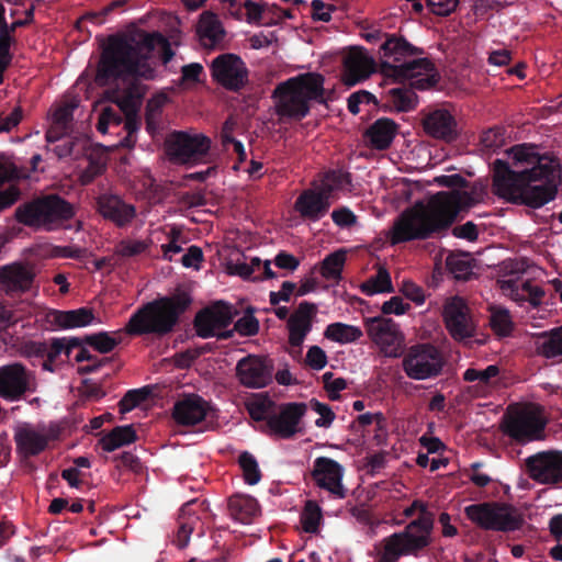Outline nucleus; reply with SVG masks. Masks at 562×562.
Listing matches in <instances>:
<instances>
[{
	"mask_svg": "<svg viewBox=\"0 0 562 562\" xmlns=\"http://www.w3.org/2000/svg\"><path fill=\"white\" fill-rule=\"evenodd\" d=\"M508 154L517 170L505 160H494L493 193L507 202L531 209H540L553 201L560 184L559 162L548 154L537 153L531 144L515 145Z\"/></svg>",
	"mask_w": 562,
	"mask_h": 562,
	"instance_id": "1",
	"label": "nucleus"
},
{
	"mask_svg": "<svg viewBox=\"0 0 562 562\" xmlns=\"http://www.w3.org/2000/svg\"><path fill=\"white\" fill-rule=\"evenodd\" d=\"M451 191H440L434 194L427 205L416 204L404 211L395 221L391 235V245H397L416 239H428L434 234L448 229L462 211H468L480 202L476 188L462 190L469 182L459 173L443 175L435 179Z\"/></svg>",
	"mask_w": 562,
	"mask_h": 562,
	"instance_id": "2",
	"label": "nucleus"
},
{
	"mask_svg": "<svg viewBox=\"0 0 562 562\" xmlns=\"http://www.w3.org/2000/svg\"><path fill=\"white\" fill-rule=\"evenodd\" d=\"M156 47H160L161 61L167 65L173 58L175 52L161 33L134 30L109 35L101 46L98 61L99 81L105 83L111 78L125 76L154 80L156 71L147 61Z\"/></svg>",
	"mask_w": 562,
	"mask_h": 562,
	"instance_id": "3",
	"label": "nucleus"
},
{
	"mask_svg": "<svg viewBox=\"0 0 562 562\" xmlns=\"http://www.w3.org/2000/svg\"><path fill=\"white\" fill-rule=\"evenodd\" d=\"M362 37L369 43L382 41L379 50L381 55L380 71L384 77L411 78L413 79V86L422 89V91L438 83L440 76L430 59L422 57L407 60V58L423 52L408 43L403 36L387 34L380 29H372L364 32Z\"/></svg>",
	"mask_w": 562,
	"mask_h": 562,
	"instance_id": "4",
	"label": "nucleus"
},
{
	"mask_svg": "<svg viewBox=\"0 0 562 562\" xmlns=\"http://www.w3.org/2000/svg\"><path fill=\"white\" fill-rule=\"evenodd\" d=\"M191 302L190 294L184 291L156 299L137 308L131 315L124 330L131 336H166L173 330Z\"/></svg>",
	"mask_w": 562,
	"mask_h": 562,
	"instance_id": "5",
	"label": "nucleus"
},
{
	"mask_svg": "<svg viewBox=\"0 0 562 562\" xmlns=\"http://www.w3.org/2000/svg\"><path fill=\"white\" fill-rule=\"evenodd\" d=\"M325 77L308 71L279 83L273 95L278 98L277 113L281 117L300 121L307 116L312 103L327 104Z\"/></svg>",
	"mask_w": 562,
	"mask_h": 562,
	"instance_id": "6",
	"label": "nucleus"
},
{
	"mask_svg": "<svg viewBox=\"0 0 562 562\" xmlns=\"http://www.w3.org/2000/svg\"><path fill=\"white\" fill-rule=\"evenodd\" d=\"M249 416L265 422L262 431L282 439H291L299 431V424L305 415V403L289 402L277 404L267 394H259L246 402Z\"/></svg>",
	"mask_w": 562,
	"mask_h": 562,
	"instance_id": "7",
	"label": "nucleus"
},
{
	"mask_svg": "<svg viewBox=\"0 0 562 562\" xmlns=\"http://www.w3.org/2000/svg\"><path fill=\"white\" fill-rule=\"evenodd\" d=\"M75 215L72 205L57 194H48L20 204L15 209V220L27 227H45L69 221Z\"/></svg>",
	"mask_w": 562,
	"mask_h": 562,
	"instance_id": "8",
	"label": "nucleus"
},
{
	"mask_svg": "<svg viewBox=\"0 0 562 562\" xmlns=\"http://www.w3.org/2000/svg\"><path fill=\"white\" fill-rule=\"evenodd\" d=\"M469 520L483 530L512 532L522 528L525 519L517 508L499 502H483L464 508Z\"/></svg>",
	"mask_w": 562,
	"mask_h": 562,
	"instance_id": "9",
	"label": "nucleus"
},
{
	"mask_svg": "<svg viewBox=\"0 0 562 562\" xmlns=\"http://www.w3.org/2000/svg\"><path fill=\"white\" fill-rule=\"evenodd\" d=\"M528 260L525 258L506 259L499 265V272L503 279L497 283L514 301L522 304L528 302L533 308L541 305L546 295L544 289L535 285L530 280L519 282L520 276L528 269Z\"/></svg>",
	"mask_w": 562,
	"mask_h": 562,
	"instance_id": "10",
	"label": "nucleus"
},
{
	"mask_svg": "<svg viewBox=\"0 0 562 562\" xmlns=\"http://www.w3.org/2000/svg\"><path fill=\"white\" fill-rule=\"evenodd\" d=\"M445 366L442 352L430 342H418L408 347L402 358L404 373L416 381L438 378L442 374Z\"/></svg>",
	"mask_w": 562,
	"mask_h": 562,
	"instance_id": "11",
	"label": "nucleus"
},
{
	"mask_svg": "<svg viewBox=\"0 0 562 562\" xmlns=\"http://www.w3.org/2000/svg\"><path fill=\"white\" fill-rule=\"evenodd\" d=\"M237 311L227 303L217 302L212 306L200 311L194 318V328L196 335L201 338L217 337L221 340L229 339L234 336V330H227Z\"/></svg>",
	"mask_w": 562,
	"mask_h": 562,
	"instance_id": "12",
	"label": "nucleus"
},
{
	"mask_svg": "<svg viewBox=\"0 0 562 562\" xmlns=\"http://www.w3.org/2000/svg\"><path fill=\"white\" fill-rule=\"evenodd\" d=\"M35 372L21 362L0 367V397L7 402L21 401L36 390Z\"/></svg>",
	"mask_w": 562,
	"mask_h": 562,
	"instance_id": "13",
	"label": "nucleus"
},
{
	"mask_svg": "<svg viewBox=\"0 0 562 562\" xmlns=\"http://www.w3.org/2000/svg\"><path fill=\"white\" fill-rule=\"evenodd\" d=\"M210 70L212 79L228 91L238 92L249 83V70L236 54L218 55L212 60Z\"/></svg>",
	"mask_w": 562,
	"mask_h": 562,
	"instance_id": "14",
	"label": "nucleus"
},
{
	"mask_svg": "<svg viewBox=\"0 0 562 562\" xmlns=\"http://www.w3.org/2000/svg\"><path fill=\"white\" fill-rule=\"evenodd\" d=\"M544 427V420L528 409L509 412L502 423L503 432L521 445L542 438Z\"/></svg>",
	"mask_w": 562,
	"mask_h": 562,
	"instance_id": "15",
	"label": "nucleus"
},
{
	"mask_svg": "<svg viewBox=\"0 0 562 562\" xmlns=\"http://www.w3.org/2000/svg\"><path fill=\"white\" fill-rule=\"evenodd\" d=\"M57 437L54 430L45 425L22 423L14 428L13 439L16 452L24 459L36 457L44 452L49 442Z\"/></svg>",
	"mask_w": 562,
	"mask_h": 562,
	"instance_id": "16",
	"label": "nucleus"
},
{
	"mask_svg": "<svg viewBox=\"0 0 562 562\" xmlns=\"http://www.w3.org/2000/svg\"><path fill=\"white\" fill-rule=\"evenodd\" d=\"M526 473L537 483L562 484V451H541L525 460Z\"/></svg>",
	"mask_w": 562,
	"mask_h": 562,
	"instance_id": "17",
	"label": "nucleus"
},
{
	"mask_svg": "<svg viewBox=\"0 0 562 562\" xmlns=\"http://www.w3.org/2000/svg\"><path fill=\"white\" fill-rule=\"evenodd\" d=\"M434 521V514L425 513L406 525L403 531L394 532L389 537L409 555L417 554L430 544Z\"/></svg>",
	"mask_w": 562,
	"mask_h": 562,
	"instance_id": "18",
	"label": "nucleus"
},
{
	"mask_svg": "<svg viewBox=\"0 0 562 562\" xmlns=\"http://www.w3.org/2000/svg\"><path fill=\"white\" fill-rule=\"evenodd\" d=\"M236 376L248 389H262L272 382L273 362L265 356L248 355L236 364Z\"/></svg>",
	"mask_w": 562,
	"mask_h": 562,
	"instance_id": "19",
	"label": "nucleus"
},
{
	"mask_svg": "<svg viewBox=\"0 0 562 562\" xmlns=\"http://www.w3.org/2000/svg\"><path fill=\"white\" fill-rule=\"evenodd\" d=\"M211 140L204 135L190 136L183 132H176L167 140L169 156L180 162H190L205 156L210 149Z\"/></svg>",
	"mask_w": 562,
	"mask_h": 562,
	"instance_id": "20",
	"label": "nucleus"
},
{
	"mask_svg": "<svg viewBox=\"0 0 562 562\" xmlns=\"http://www.w3.org/2000/svg\"><path fill=\"white\" fill-rule=\"evenodd\" d=\"M446 327L454 340H464L474 336L475 326L470 315V308L463 299L452 297L443 307Z\"/></svg>",
	"mask_w": 562,
	"mask_h": 562,
	"instance_id": "21",
	"label": "nucleus"
},
{
	"mask_svg": "<svg viewBox=\"0 0 562 562\" xmlns=\"http://www.w3.org/2000/svg\"><path fill=\"white\" fill-rule=\"evenodd\" d=\"M145 80L138 76H125L122 78H111L105 83H101L98 79V70L95 71L94 81L100 87H105L117 81H128L126 87L122 90H115L112 92L113 98L111 99L121 111L138 112L142 101L146 94L147 87L140 82Z\"/></svg>",
	"mask_w": 562,
	"mask_h": 562,
	"instance_id": "22",
	"label": "nucleus"
},
{
	"mask_svg": "<svg viewBox=\"0 0 562 562\" xmlns=\"http://www.w3.org/2000/svg\"><path fill=\"white\" fill-rule=\"evenodd\" d=\"M95 204L99 214L119 228L128 226L136 217V207L116 194L102 193L97 198Z\"/></svg>",
	"mask_w": 562,
	"mask_h": 562,
	"instance_id": "23",
	"label": "nucleus"
},
{
	"mask_svg": "<svg viewBox=\"0 0 562 562\" xmlns=\"http://www.w3.org/2000/svg\"><path fill=\"white\" fill-rule=\"evenodd\" d=\"M317 314V306L314 303L303 301L288 318L289 344L292 347L301 348L306 336L313 328V322Z\"/></svg>",
	"mask_w": 562,
	"mask_h": 562,
	"instance_id": "24",
	"label": "nucleus"
},
{
	"mask_svg": "<svg viewBox=\"0 0 562 562\" xmlns=\"http://www.w3.org/2000/svg\"><path fill=\"white\" fill-rule=\"evenodd\" d=\"M312 475L319 487L329 491L339 498L345 497L341 484L342 467L337 461L327 457L316 458Z\"/></svg>",
	"mask_w": 562,
	"mask_h": 562,
	"instance_id": "25",
	"label": "nucleus"
},
{
	"mask_svg": "<svg viewBox=\"0 0 562 562\" xmlns=\"http://www.w3.org/2000/svg\"><path fill=\"white\" fill-rule=\"evenodd\" d=\"M210 408L209 403L200 395L188 394L175 403L172 418L178 425L194 426L206 418Z\"/></svg>",
	"mask_w": 562,
	"mask_h": 562,
	"instance_id": "26",
	"label": "nucleus"
},
{
	"mask_svg": "<svg viewBox=\"0 0 562 562\" xmlns=\"http://www.w3.org/2000/svg\"><path fill=\"white\" fill-rule=\"evenodd\" d=\"M427 135L452 142L458 137V123L454 116L446 109H435L425 113L422 119Z\"/></svg>",
	"mask_w": 562,
	"mask_h": 562,
	"instance_id": "27",
	"label": "nucleus"
},
{
	"mask_svg": "<svg viewBox=\"0 0 562 562\" xmlns=\"http://www.w3.org/2000/svg\"><path fill=\"white\" fill-rule=\"evenodd\" d=\"M34 271L23 262L0 267V288L7 294L25 293L33 284Z\"/></svg>",
	"mask_w": 562,
	"mask_h": 562,
	"instance_id": "28",
	"label": "nucleus"
},
{
	"mask_svg": "<svg viewBox=\"0 0 562 562\" xmlns=\"http://www.w3.org/2000/svg\"><path fill=\"white\" fill-rule=\"evenodd\" d=\"M364 327L368 336L384 349L396 350L402 336L396 323L391 318L375 316L366 318Z\"/></svg>",
	"mask_w": 562,
	"mask_h": 562,
	"instance_id": "29",
	"label": "nucleus"
},
{
	"mask_svg": "<svg viewBox=\"0 0 562 562\" xmlns=\"http://www.w3.org/2000/svg\"><path fill=\"white\" fill-rule=\"evenodd\" d=\"M331 200L322 191L304 190L295 200L294 209L303 221L317 222L329 211Z\"/></svg>",
	"mask_w": 562,
	"mask_h": 562,
	"instance_id": "30",
	"label": "nucleus"
},
{
	"mask_svg": "<svg viewBox=\"0 0 562 562\" xmlns=\"http://www.w3.org/2000/svg\"><path fill=\"white\" fill-rule=\"evenodd\" d=\"M374 67L375 63L366 49L353 47L344 58V82L355 86L367 79L374 71Z\"/></svg>",
	"mask_w": 562,
	"mask_h": 562,
	"instance_id": "31",
	"label": "nucleus"
},
{
	"mask_svg": "<svg viewBox=\"0 0 562 562\" xmlns=\"http://www.w3.org/2000/svg\"><path fill=\"white\" fill-rule=\"evenodd\" d=\"M387 78L395 82H404L409 80V88L402 86L387 90L382 97L384 100V105L396 112H409L414 110L418 103V98L414 90L419 89L413 86V79H395L393 77Z\"/></svg>",
	"mask_w": 562,
	"mask_h": 562,
	"instance_id": "32",
	"label": "nucleus"
},
{
	"mask_svg": "<svg viewBox=\"0 0 562 562\" xmlns=\"http://www.w3.org/2000/svg\"><path fill=\"white\" fill-rule=\"evenodd\" d=\"M398 125L389 117L375 120L366 131L364 137L373 149L385 150L393 143Z\"/></svg>",
	"mask_w": 562,
	"mask_h": 562,
	"instance_id": "33",
	"label": "nucleus"
},
{
	"mask_svg": "<svg viewBox=\"0 0 562 562\" xmlns=\"http://www.w3.org/2000/svg\"><path fill=\"white\" fill-rule=\"evenodd\" d=\"M229 515L236 521L250 524L260 513L258 501L250 495L236 494L228 499Z\"/></svg>",
	"mask_w": 562,
	"mask_h": 562,
	"instance_id": "34",
	"label": "nucleus"
},
{
	"mask_svg": "<svg viewBox=\"0 0 562 562\" xmlns=\"http://www.w3.org/2000/svg\"><path fill=\"white\" fill-rule=\"evenodd\" d=\"M94 319L91 308L80 307L70 311H53L49 313V322L60 328H77L90 325Z\"/></svg>",
	"mask_w": 562,
	"mask_h": 562,
	"instance_id": "35",
	"label": "nucleus"
},
{
	"mask_svg": "<svg viewBox=\"0 0 562 562\" xmlns=\"http://www.w3.org/2000/svg\"><path fill=\"white\" fill-rule=\"evenodd\" d=\"M196 31L204 44L210 46L218 44L225 35L221 21L211 11H205L201 14Z\"/></svg>",
	"mask_w": 562,
	"mask_h": 562,
	"instance_id": "36",
	"label": "nucleus"
},
{
	"mask_svg": "<svg viewBox=\"0 0 562 562\" xmlns=\"http://www.w3.org/2000/svg\"><path fill=\"white\" fill-rule=\"evenodd\" d=\"M537 350L547 359L562 357V326L542 331L537 336Z\"/></svg>",
	"mask_w": 562,
	"mask_h": 562,
	"instance_id": "37",
	"label": "nucleus"
},
{
	"mask_svg": "<svg viewBox=\"0 0 562 562\" xmlns=\"http://www.w3.org/2000/svg\"><path fill=\"white\" fill-rule=\"evenodd\" d=\"M137 435L132 425L116 426L103 436L99 443L104 451L112 452L123 446L135 442Z\"/></svg>",
	"mask_w": 562,
	"mask_h": 562,
	"instance_id": "38",
	"label": "nucleus"
},
{
	"mask_svg": "<svg viewBox=\"0 0 562 562\" xmlns=\"http://www.w3.org/2000/svg\"><path fill=\"white\" fill-rule=\"evenodd\" d=\"M351 186V175L341 169H330L324 172L318 188L324 194L331 200L336 191H342Z\"/></svg>",
	"mask_w": 562,
	"mask_h": 562,
	"instance_id": "39",
	"label": "nucleus"
},
{
	"mask_svg": "<svg viewBox=\"0 0 562 562\" xmlns=\"http://www.w3.org/2000/svg\"><path fill=\"white\" fill-rule=\"evenodd\" d=\"M324 335L327 339L344 345L360 339L362 337V330L353 325L333 323L326 327Z\"/></svg>",
	"mask_w": 562,
	"mask_h": 562,
	"instance_id": "40",
	"label": "nucleus"
},
{
	"mask_svg": "<svg viewBox=\"0 0 562 562\" xmlns=\"http://www.w3.org/2000/svg\"><path fill=\"white\" fill-rule=\"evenodd\" d=\"M360 289L366 295L391 293L394 291L389 271L381 266L379 267L376 274L363 282Z\"/></svg>",
	"mask_w": 562,
	"mask_h": 562,
	"instance_id": "41",
	"label": "nucleus"
},
{
	"mask_svg": "<svg viewBox=\"0 0 562 562\" xmlns=\"http://www.w3.org/2000/svg\"><path fill=\"white\" fill-rule=\"evenodd\" d=\"M150 244V240L124 238L115 245L114 254L121 265L124 259L137 257L146 252Z\"/></svg>",
	"mask_w": 562,
	"mask_h": 562,
	"instance_id": "42",
	"label": "nucleus"
},
{
	"mask_svg": "<svg viewBox=\"0 0 562 562\" xmlns=\"http://www.w3.org/2000/svg\"><path fill=\"white\" fill-rule=\"evenodd\" d=\"M345 261L346 250L344 249L327 255L322 262L321 274L327 280L340 279Z\"/></svg>",
	"mask_w": 562,
	"mask_h": 562,
	"instance_id": "43",
	"label": "nucleus"
},
{
	"mask_svg": "<svg viewBox=\"0 0 562 562\" xmlns=\"http://www.w3.org/2000/svg\"><path fill=\"white\" fill-rule=\"evenodd\" d=\"M448 270L458 280H469L472 276V266L467 254H449L446 259Z\"/></svg>",
	"mask_w": 562,
	"mask_h": 562,
	"instance_id": "44",
	"label": "nucleus"
},
{
	"mask_svg": "<svg viewBox=\"0 0 562 562\" xmlns=\"http://www.w3.org/2000/svg\"><path fill=\"white\" fill-rule=\"evenodd\" d=\"M238 464L243 471L244 481L249 485L260 482L262 474L256 458L248 451H244L238 457Z\"/></svg>",
	"mask_w": 562,
	"mask_h": 562,
	"instance_id": "45",
	"label": "nucleus"
},
{
	"mask_svg": "<svg viewBox=\"0 0 562 562\" xmlns=\"http://www.w3.org/2000/svg\"><path fill=\"white\" fill-rule=\"evenodd\" d=\"M322 520V509L314 501H307L301 514L302 528L307 533L318 531Z\"/></svg>",
	"mask_w": 562,
	"mask_h": 562,
	"instance_id": "46",
	"label": "nucleus"
},
{
	"mask_svg": "<svg viewBox=\"0 0 562 562\" xmlns=\"http://www.w3.org/2000/svg\"><path fill=\"white\" fill-rule=\"evenodd\" d=\"M83 341L100 353H109L121 342V339L111 336L108 331H100L86 335Z\"/></svg>",
	"mask_w": 562,
	"mask_h": 562,
	"instance_id": "47",
	"label": "nucleus"
},
{
	"mask_svg": "<svg viewBox=\"0 0 562 562\" xmlns=\"http://www.w3.org/2000/svg\"><path fill=\"white\" fill-rule=\"evenodd\" d=\"M124 121V113L121 109L113 106H104L99 115L97 123L98 132L105 134L110 126L119 127Z\"/></svg>",
	"mask_w": 562,
	"mask_h": 562,
	"instance_id": "48",
	"label": "nucleus"
},
{
	"mask_svg": "<svg viewBox=\"0 0 562 562\" xmlns=\"http://www.w3.org/2000/svg\"><path fill=\"white\" fill-rule=\"evenodd\" d=\"M151 394L150 386L130 390L119 402L120 413L125 414L145 402Z\"/></svg>",
	"mask_w": 562,
	"mask_h": 562,
	"instance_id": "49",
	"label": "nucleus"
},
{
	"mask_svg": "<svg viewBox=\"0 0 562 562\" xmlns=\"http://www.w3.org/2000/svg\"><path fill=\"white\" fill-rule=\"evenodd\" d=\"M124 113V130L126 132L125 137L120 142V146L125 148H132L136 144V134L140 127V120L138 112L123 111Z\"/></svg>",
	"mask_w": 562,
	"mask_h": 562,
	"instance_id": "50",
	"label": "nucleus"
},
{
	"mask_svg": "<svg viewBox=\"0 0 562 562\" xmlns=\"http://www.w3.org/2000/svg\"><path fill=\"white\" fill-rule=\"evenodd\" d=\"M499 374V368L496 364H490L484 370L469 368L463 373V380L467 382L477 381L480 385L488 386L492 380Z\"/></svg>",
	"mask_w": 562,
	"mask_h": 562,
	"instance_id": "51",
	"label": "nucleus"
},
{
	"mask_svg": "<svg viewBox=\"0 0 562 562\" xmlns=\"http://www.w3.org/2000/svg\"><path fill=\"white\" fill-rule=\"evenodd\" d=\"M240 336L250 337L255 336L259 331V321L254 316V310L247 308L246 313L236 321L234 328Z\"/></svg>",
	"mask_w": 562,
	"mask_h": 562,
	"instance_id": "52",
	"label": "nucleus"
},
{
	"mask_svg": "<svg viewBox=\"0 0 562 562\" xmlns=\"http://www.w3.org/2000/svg\"><path fill=\"white\" fill-rule=\"evenodd\" d=\"M506 130L503 126H494L484 131L481 135V144L484 148L496 150L505 144Z\"/></svg>",
	"mask_w": 562,
	"mask_h": 562,
	"instance_id": "53",
	"label": "nucleus"
},
{
	"mask_svg": "<svg viewBox=\"0 0 562 562\" xmlns=\"http://www.w3.org/2000/svg\"><path fill=\"white\" fill-rule=\"evenodd\" d=\"M490 324L492 329L499 336H507L513 329L510 315L505 310L493 312L491 315Z\"/></svg>",
	"mask_w": 562,
	"mask_h": 562,
	"instance_id": "54",
	"label": "nucleus"
},
{
	"mask_svg": "<svg viewBox=\"0 0 562 562\" xmlns=\"http://www.w3.org/2000/svg\"><path fill=\"white\" fill-rule=\"evenodd\" d=\"M15 33L12 32L8 24L0 25V59L13 60L11 47L16 44Z\"/></svg>",
	"mask_w": 562,
	"mask_h": 562,
	"instance_id": "55",
	"label": "nucleus"
},
{
	"mask_svg": "<svg viewBox=\"0 0 562 562\" xmlns=\"http://www.w3.org/2000/svg\"><path fill=\"white\" fill-rule=\"evenodd\" d=\"M310 407L315 413L321 415V417L315 420V425L317 427H322V428L330 427V425L333 424L336 415H335V413L333 412V409L330 408L329 405H327L325 403H322V402L317 401L316 398H312L310 401Z\"/></svg>",
	"mask_w": 562,
	"mask_h": 562,
	"instance_id": "56",
	"label": "nucleus"
},
{
	"mask_svg": "<svg viewBox=\"0 0 562 562\" xmlns=\"http://www.w3.org/2000/svg\"><path fill=\"white\" fill-rule=\"evenodd\" d=\"M383 552L376 560V562H397L398 559L403 555H409L406 551H404L396 542H394L390 537H386L384 540Z\"/></svg>",
	"mask_w": 562,
	"mask_h": 562,
	"instance_id": "57",
	"label": "nucleus"
},
{
	"mask_svg": "<svg viewBox=\"0 0 562 562\" xmlns=\"http://www.w3.org/2000/svg\"><path fill=\"white\" fill-rule=\"evenodd\" d=\"M305 364L316 371L324 369L327 364L326 352L318 346L310 347L305 357Z\"/></svg>",
	"mask_w": 562,
	"mask_h": 562,
	"instance_id": "58",
	"label": "nucleus"
},
{
	"mask_svg": "<svg viewBox=\"0 0 562 562\" xmlns=\"http://www.w3.org/2000/svg\"><path fill=\"white\" fill-rule=\"evenodd\" d=\"M20 353L24 358H44L47 353L46 341L27 340L20 347Z\"/></svg>",
	"mask_w": 562,
	"mask_h": 562,
	"instance_id": "59",
	"label": "nucleus"
},
{
	"mask_svg": "<svg viewBox=\"0 0 562 562\" xmlns=\"http://www.w3.org/2000/svg\"><path fill=\"white\" fill-rule=\"evenodd\" d=\"M76 106L77 105L75 103H67L59 106L53 115L54 124H58L61 128H69Z\"/></svg>",
	"mask_w": 562,
	"mask_h": 562,
	"instance_id": "60",
	"label": "nucleus"
},
{
	"mask_svg": "<svg viewBox=\"0 0 562 562\" xmlns=\"http://www.w3.org/2000/svg\"><path fill=\"white\" fill-rule=\"evenodd\" d=\"M331 218L333 222L341 228L351 227L357 222V216L346 206L334 210L331 212Z\"/></svg>",
	"mask_w": 562,
	"mask_h": 562,
	"instance_id": "61",
	"label": "nucleus"
},
{
	"mask_svg": "<svg viewBox=\"0 0 562 562\" xmlns=\"http://www.w3.org/2000/svg\"><path fill=\"white\" fill-rule=\"evenodd\" d=\"M458 2L459 0H427V7L431 13L447 16L456 10Z\"/></svg>",
	"mask_w": 562,
	"mask_h": 562,
	"instance_id": "62",
	"label": "nucleus"
},
{
	"mask_svg": "<svg viewBox=\"0 0 562 562\" xmlns=\"http://www.w3.org/2000/svg\"><path fill=\"white\" fill-rule=\"evenodd\" d=\"M23 117L21 106H15L9 115L0 114V133H8L16 127Z\"/></svg>",
	"mask_w": 562,
	"mask_h": 562,
	"instance_id": "63",
	"label": "nucleus"
},
{
	"mask_svg": "<svg viewBox=\"0 0 562 562\" xmlns=\"http://www.w3.org/2000/svg\"><path fill=\"white\" fill-rule=\"evenodd\" d=\"M312 16L314 20L329 22L331 20V12L336 10V8L331 4H326L322 0H312Z\"/></svg>",
	"mask_w": 562,
	"mask_h": 562,
	"instance_id": "64",
	"label": "nucleus"
}]
</instances>
